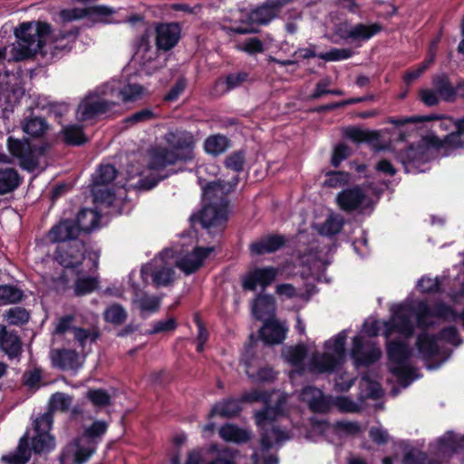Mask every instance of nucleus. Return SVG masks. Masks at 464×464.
<instances>
[{
    "instance_id": "f257e3e1",
    "label": "nucleus",
    "mask_w": 464,
    "mask_h": 464,
    "mask_svg": "<svg viewBox=\"0 0 464 464\" xmlns=\"http://www.w3.org/2000/svg\"><path fill=\"white\" fill-rule=\"evenodd\" d=\"M14 34L15 42L12 47L13 58L23 61L41 52L48 38H53L55 51H71L79 35V29L73 26L68 30H60L54 34L49 23L31 21L19 24L14 28Z\"/></svg>"
},
{
    "instance_id": "f03ea898",
    "label": "nucleus",
    "mask_w": 464,
    "mask_h": 464,
    "mask_svg": "<svg viewBox=\"0 0 464 464\" xmlns=\"http://www.w3.org/2000/svg\"><path fill=\"white\" fill-rule=\"evenodd\" d=\"M462 130L463 126L459 124L456 133H448L442 139L435 133L424 135L419 142L411 143L406 149L401 150L397 153V160L408 173L421 171L420 168L430 160V149L441 150V147L462 146L463 142L459 140Z\"/></svg>"
},
{
    "instance_id": "7ed1b4c3",
    "label": "nucleus",
    "mask_w": 464,
    "mask_h": 464,
    "mask_svg": "<svg viewBox=\"0 0 464 464\" xmlns=\"http://www.w3.org/2000/svg\"><path fill=\"white\" fill-rule=\"evenodd\" d=\"M426 121H434L432 128L435 131L450 130L449 133H456L458 131L459 125L462 124L463 130L461 132V138H459V140L463 142L462 146L456 148L441 147V150H444L445 155H450V153L454 150L464 149V116L455 120L453 117L450 116L430 114L401 118L390 117L387 120L388 123L392 124L396 128L394 140L399 142L407 140V139L411 136V133L415 131L416 125Z\"/></svg>"
},
{
    "instance_id": "20e7f679",
    "label": "nucleus",
    "mask_w": 464,
    "mask_h": 464,
    "mask_svg": "<svg viewBox=\"0 0 464 464\" xmlns=\"http://www.w3.org/2000/svg\"><path fill=\"white\" fill-rule=\"evenodd\" d=\"M9 153L18 160L19 166L28 172H34L39 167V158L45 156L51 149L47 140L34 144L29 138L9 136L6 140Z\"/></svg>"
},
{
    "instance_id": "39448f33",
    "label": "nucleus",
    "mask_w": 464,
    "mask_h": 464,
    "mask_svg": "<svg viewBox=\"0 0 464 464\" xmlns=\"http://www.w3.org/2000/svg\"><path fill=\"white\" fill-rule=\"evenodd\" d=\"M55 448V439L51 434L35 433L32 438V447H29V436L26 432L18 442L14 452L4 455L2 460L6 464H25L31 458V452L47 454Z\"/></svg>"
},
{
    "instance_id": "423d86ee",
    "label": "nucleus",
    "mask_w": 464,
    "mask_h": 464,
    "mask_svg": "<svg viewBox=\"0 0 464 464\" xmlns=\"http://www.w3.org/2000/svg\"><path fill=\"white\" fill-rule=\"evenodd\" d=\"M278 414L279 409L277 407L268 405L255 414L256 422L261 429L260 446L262 451H268L272 449L274 440L281 442L287 439L286 433L273 424Z\"/></svg>"
},
{
    "instance_id": "0eeeda50",
    "label": "nucleus",
    "mask_w": 464,
    "mask_h": 464,
    "mask_svg": "<svg viewBox=\"0 0 464 464\" xmlns=\"http://www.w3.org/2000/svg\"><path fill=\"white\" fill-rule=\"evenodd\" d=\"M86 244L82 240L68 242L57 246L54 259L65 270L79 276L85 273L83 261L86 258Z\"/></svg>"
},
{
    "instance_id": "6e6552de",
    "label": "nucleus",
    "mask_w": 464,
    "mask_h": 464,
    "mask_svg": "<svg viewBox=\"0 0 464 464\" xmlns=\"http://www.w3.org/2000/svg\"><path fill=\"white\" fill-rule=\"evenodd\" d=\"M190 221L200 224L209 234L222 232L227 221V202L205 204L201 210L190 217Z\"/></svg>"
},
{
    "instance_id": "1a4fd4ad",
    "label": "nucleus",
    "mask_w": 464,
    "mask_h": 464,
    "mask_svg": "<svg viewBox=\"0 0 464 464\" xmlns=\"http://www.w3.org/2000/svg\"><path fill=\"white\" fill-rule=\"evenodd\" d=\"M163 140L170 150L178 153L181 162H189L194 160L196 139L192 132L177 129L165 133Z\"/></svg>"
},
{
    "instance_id": "9d476101",
    "label": "nucleus",
    "mask_w": 464,
    "mask_h": 464,
    "mask_svg": "<svg viewBox=\"0 0 464 464\" xmlns=\"http://www.w3.org/2000/svg\"><path fill=\"white\" fill-rule=\"evenodd\" d=\"M351 356L357 366L369 367L380 360L382 351L372 342H364L362 336L356 335L353 339Z\"/></svg>"
},
{
    "instance_id": "9b49d317",
    "label": "nucleus",
    "mask_w": 464,
    "mask_h": 464,
    "mask_svg": "<svg viewBox=\"0 0 464 464\" xmlns=\"http://www.w3.org/2000/svg\"><path fill=\"white\" fill-rule=\"evenodd\" d=\"M181 27L179 23H160L155 27V44L159 51L169 52L179 42Z\"/></svg>"
},
{
    "instance_id": "f8f14e48",
    "label": "nucleus",
    "mask_w": 464,
    "mask_h": 464,
    "mask_svg": "<svg viewBox=\"0 0 464 464\" xmlns=\"http://www.w3.org/2000/svg\"><path fill=\"white\" fill-rule=\"evenodd\" d=\"M149 161L148 169L150 170L164 173L169 166H174L181 162L175 150L168 146L156 145L148 150Z\"/></svg>"
},
{
    "instance_id": "ddd939ff",
    "label": "nucleus",
    "mask_w": 464,
    "mask_h": 464,
    "mask_svg": "<svg viewBox=\"0 0 464 464\" xmlns=\"http://www.w3.org/2000/svg\"><path fill=\"white\" fill-rule=\"evenodd\" d=\"M276 275L277 270L273 266L256 267L244 276L242 288L246 291H256L257 285H260L266 289L275 281Z\"/></svg>"
},
{
    "instance_id": "4468645a",
    "label": "nucleus",
    "mask_w": 464,
    "mask_h": 464,
    "mask_svg": "<svg viewBox=\"0 0 464 464\" xmlns=\"http://www.w3.org/2000/svg\"><path fill=\"white\" fill-rule=\"evenodd\" d=\"M77 223L71 218H63L48 231L46 237L51 243L65 244L79 240L80 236Z\"/></svg>"
},
{
    "instance_id": "2eb2a0df",
    "label": "nucleus",
    "mask_w": 464,
    "mask_h": 464,
    "mask_svg": "<svg viewBox=\"0 0 464 464\" xmlns=\"http://www.w3.org/2000/svg\"><path fill=\"white\" fill-rule=\"evenodd\" d=\"M343 137L355 144L365 143L374 149L381 150V133L379 130L362 129L359 126H348L343 130Z\"/></svg>"
},
{
    "instance_id": "dca6fc26",
    "label": "nucleus",
    "mask_w": 464,
    "mask_h": 464,
    "mask_svg": "<svg viewBox=\"0 0 464 464\" xmlns=\"http://www.w3.org/2000/svg\"><path fill=\"white\" fill-rule=\"evenodd\" d=\"M114 105L113 102L98 97H88L79 104L78 113L80 114V120L85 121L96 119L109 111Z\"/></svg>"
},
{
    "instance_id": "f3484780",
    "label": "nucleus",
    "mask_w": 464,
    "mask_h": 464,
    "mask_svg": "<svg viewBox=\"0 0 464 464\" xmlns=\"http://www.w3.org/2000/svg\"><path fill=\"white\" fill-rule=\"evenodd\" d=\"M288 329L276 318H266L259 330V337L267 345L282 343Z\"/></svg>"
},
{
    "instance_id": "a211bd4d",
    "label": "nucleus",
    "mask_w": 464,
    "mask_h": 464,
    "mask_svg": "<svg viewBox=\"0 0 464 464\" xmlns=\"http://www.w3.org/2000/svg\"><path fill=\"white\" fill-rule=\"evenodd\" d=\"M94 449L85 448L80 445V440L74 439L73 441L63 450L60 454V464H83L93 454Z\"/></svg>"
},
{
    "instance_id": "6ab92c4d",
    "label": "nucleus",
    "mask_w": 464,
    "mask_h": 464,
    "mask_svg": "<svg viewBox=\"0 0 464 464\" xmlns=\"http://www.w3.org/2000/svg\"><path fill=\"white\" fill-rule=\"evenodd\" d=\"M366 198L365 192L358 186L345 188L339 192L336 203L340 209L351 213L361 208Z\"/></svg>"
},
{
    "instance_id": "aec40b11",
    "label": "nucleus",
    "mask_w": 464,
    "mask_h": 464,
    "mask_svg": "<svg viewBox=\"0 0 464 464\" xmlns=\"http://www.w3.org/2000/svg\"><path fill=\"white\" fill-rule=\"evenodd\" d=\"M213 251V247L196 246L189 255L185 256L177 262V266L186 275H191L203 266L204 260Z\"/></svg>"
},
{
    "instance_id": "412c9836",
    "label": "nucleus",
    "mask_w": 464,
    "mask_h": 464,
    "mask_svg": "<svg viewBox=\"0 0 464 464\" xmlns=\"http://www.w3.org/2000/svg\"><path fill=\"white\" fill-rule=\"evenodd\" d=\"M286 243V238L280 234H268L259 240L254 241L249 246V251L253 256L271 254L281 249Z\"/></svg>"
},
{
    "instance_id": "4be33fe9",
    "label": "nucleus",
    "mask_w": 464,
    "mask_h": 464,
    "mask_svg": "<svg viewBox=\"0 0 464 464\" xmlns=\"http://www.w3.org/2000/svg\"><path fill=\"white\" fill-rule=\"evenodd\" d=\"M411 314H414V306L408 304H400L393 312V321L397 326V332L407 338L411 337L414 333Z\"/></svg>"
},
{
    "instance_id": "5701e85b",
    "label": "nucleus",
    "mask_w": 464,
    "mask_h": 464,
    "mask_svg": "<svg viewBox=\"0 0 464 464\" xmlns=\"http://www.w3.org/2000/svg\"><path fill=\"white\" fill-rule=\"evenodd\" d=\"M242 409V403L239 399L228 397L213 405L208 414V419L210 420L217 415L227 419L235 418L240 414Z\"/></svg>"
},
{
    "instance_id": "b1692460",
    "label": "nucleus",
    "mask_w": 464,
    "mask_h": 464,
    "mask_svg": "<svg viewBox=\"0 0 464 464\" xmlns=\"http://www.w3.org/2000/svg\"><path fill=\"white\" fill-rule=\"evenodd\" d=\"M23 131L33 139H42L50 129L45 118L34 115L33 112L21 121Z\"/></svg>"
},
{
    "instance_id": "393cba45",
    "label": "nucleus",
    "mask_w": 464,
    "mask_h": 464,
    "mask_svg": "<svg viewBox=\"0 0 464 464\" xmlns=\"http://www.w3.org/2000/svg\"><path fill=\"white\" fill-rule=\"evenodd\" d=\"M431 83L432 89L439 94L442 101L446 102H454L456 101L458 93L448 73L441 72L435 74L432 77Z\"/></svg>"
},
{
    "instance_id": "a878e982",
    "label": "nucleus",
    "mask_w": 464,
    "mask_h": 464,
    "mask_svg": "<svg viewBox=\"0 0 464 464\" xmlns=\"http://www.w3.org/2000/svg\"><path fill=\"white\" fill-rule=\"evenodd\" d=\"M437 334L422 332L418 334L416 347L424 360H430L440 354Z\"/></svg>"
},
{
    "instance_id": "bb28decb",
    "label": "nucleus",
    "mask_w": 464,
    "mask_h": 464,
    "mask_svg": "<svg viewBox=\"0 0 464 464\" xmlns=\"http://www.w3.org/2000/svg\"><path fill=\"white\" fill-rule=\"evenodd\" d=\"M0 348L9 359L19 358L22 353V342L14 331H7L4 327L0 332Z\"/></svg>"
},
{
    "instance_id": "cd10ccee",
    "label": "nucleus",
    "mask_w": 464,
    "mask_h": 464,
    "mask_svg": "<svg viewBox=\"0 0 464 464\" xmlns=\"http://www.w3.org/2000/svg\"><path fill=\"white\" fill-rule=\"evenodd\" d=\"M275 299L270 295L259 294L256 295L252 305V313L257 321H264L266 317L275 318Z\"/></svg>"
},
{
    "instance_id": "c85d7f7f",
    "label": "nucleus",
    "mask_w": 464,
    "mask_h": 464,
    "mask_svg": "<svg viewBox=\"0 0 464 464\" xmlns=\"http://www.w3.org/2000/svg\"><path fill=\"white\" fill-rule=\"evenodd\" d=\"M387 356L396 365L405 364L411 356V349L404 341L392 340L387 342Z\"/></svg>"
},
{
    "instance_id": "c756f323",
    "label": "nucleus",
    "mask_w": 464,
    "mask_h": 464,
    "mask_svg": "<svg viewBox=\"0 0 464 464\" xmlns=\"http://www.w3.org/2000/svg\"><path fill=\"white\" fill-rule=\"evenodd\" d=\"M342 362L343 360L339 357L329 353H324L312 357L310 369L313 372L317 373L334 372Z\"/></svg>"
},
{
    "instance_id": "7c9ffc66",
    "label": "nucleus",
    "mask_w": 464,
    "mask_h": 464,
    "mask_svg": "<svg viewBox=\"0 0 464 464\" xmlns=\"http://www.w3.org/2000/svg\"><path fill=\"white\" fill-rule=\"evenodd\" d=\"M23 180V176L14 168L0 169V196L14 192Z\"/></svg>"
},
{
    "instance_id": "2f4dec72",
    "label": "nucleus",
    "mask_w": 464,
    "mask_h": 464,
    "mask_svg": "<svg viewBox=\"0 0 464 464\" xmlns=\"http://www.w3.org/2000/svg\"><path fill=\"white\" fill-rule=\"evenodd\" d=\"M78 359L77 352L71 349H59L52 353L53 364L63 371L76 369Z\"/></svg>"
},
{
    "instance_id": "473e14b6",
    "label": "nucleus",
    "mask_w": 464,
    "mask_h": 464,
    "mask_svg": "<svg viewBox=\"0 0 464 464\" xmlns=\"http://www.w3.org/2000/svg\"><path fill=\"white\" fill-rule=\"evenodd\" d=\"M231 147V140L224 134H211L204 141L203 149L208 155L218 157Z\"/></svg>"
},
{
    "instance_id": "72a5a7b5",
    "label": "nucleus",
    "mask_w": 464,
    "mask_h": 464,
    "mask_svg": "<svg viewBox=\"0 0 464 464\" xmlns=\"http://www.w3.org/2000/svg\"><path fill=\"white\" fill-rule=\"evenodd\" d=\"M218 433L220 438L227 442L242 444L247 442L251 439L249 431L232 423H226L222 425Z\"/></svg>"
},
{
    "instance_id": "f704fd0d",
    "label": "nucleus",
    "mask_w": 464,
    "mask_h": 464,
    "mask_svg": "<svg viewBox=\"0 0 464 464\" xmlns=\"http://www.w3.org/2000/svg\"><path fill=\"white\" fill-rule=\"evenodd\" d=\"M100 215L97 211L91 208H82L73 219L77 223L80 234L82 232L91 233L99 226Z\"/></svg>"
},
{
    "instance_id": "c9c22d12",
    "label": "nucleus",
    "mask_w": 464,
    "mask_h": 464,
    "mask_svg": "<svg viewBox=\"0 0 464 464\" xmlns=\"http://www.w3.org/2000/svg\"><path fill=\"white\" fill-rule=\"evenodd\" d=\"M380 23L363 24L358 23L353 25L352 43L366 42L382 31Z\"/></svg>"
},
{
    "instance_id": "e433bc0d",
    "label": "nucleus",
    "mask_w": 464,
    "mask_h": 464,
    "mask_svg": "<svg viewBox=\"0 0 464 464\" xmlns=\"http://www.w3.org/2000/svg\"><path fill=\"white\" fill-rule=\"evenodd\" d=\"M277 14H278L266 1L262 5L256 7L248 13L247 20L250 24L266 25L276 17Z\"/></svg>"
},
{
    "instance_id": "4c0bfd02",
    "label": "nucleus",
    "mask_w": 464,
    "mask_h": 464,
    "mask_svg": "<svg viewBox=\"0 0 464 464\" xmlns=\"http://www.w3.org/2000/svg\"><path fill=\"white\" fill-rule=\"evenodd\" d=\"M63 141L68 146L80 147L88 142L83 128L77 124L66 125L61 131Z\"/></svg>"
},
{
    "instance_id": "58836bf2",
    "label": "nucleus",
    "mask_w": 464,
    "mask_h": 464,
    "mask_svg": "<svg viewBox=\"0 0 464 464\" xmlns=\"http://www.w3.org/2000/svg\"><path fill=\"white\" fill-rule=\"evenodd\" d=\"M250 81V73L245 71L228 73L224 80L218 79L215 82V87L218 88L225 85L223 92H228L236 88L240 87L243 83Z\"/></svg>"
},
{
    "instance_id": "ea45409f",
    "label": "nucleus",
    "mask_w": 464,
    "mask_h": 464,
    "mask_svg": "<svg viewBox=\"0 0 464 464\" xmlns=\"http://www.w3.org/2000/svg\"><path fill=\"white\" fill-rule=\"evenodd\" d=\"M430 312L432 317L441 319L444 322H455L458 320L459 313L451 305L442 301L436 302L432 307L430 306Z\"/></svg>"
},
{
    "instance_id": "a19ab883",
    "label": "nucleus",
    "mask_w": 464,
    "mask_h": 464,
    "mask_svg": "<svg viewBox=\"0 0 464 464\" xmlns=\"http://www.w3.org/2000/svg\"><path fill=\"white\" fill-rule=\"evenodd\" d=\"M177 172V170L173 169H168L164 173L155 171V173H150V175L141 178L138 181V188L142 190H150L155 188L160 181L168 179Z\"/></svg>"
},
{
    "instance_id": "79ce46f5",
    "label": "nucleus",
    "mask_w": 464,
    "mask_h": 464,
    "mask_svg": "<svg viewBox=\"0 0 464 464\" xmlns=\"http://www.w3.org/2000/svg\"><path fill=\"white\" fill-rule=\"evenodd\" d=\"M414 314L417 319V326L420 328L422 332H427L428 329L433 327L434 323L428 320L430 317H432V315L427 302L420 301L417 306L414 307Z\"/></svg>"
},
{
    "instance_id": "37998d69",
    "label": "nucleus",
    "mask_w": 464,
    "mask_h": 464,
    "mask_svg": "<svg viewBox=\"0 0 464 464\" xmlns=\"http://www.w3.org/2000/svg\"><path fill=\"white\" fill-rule=\"evenodd\" d=\"M390 372L397 378L401 387H408L414 380L415 370L407 363L391 367Z\"/></svg>"
},
{
    "instance_id": "c03bdc74",
    "label": "nucleus",
    "mask_w": 464,
    "mask_h": 464,
    "mask_svg": "<svg viewBox=\"0 0 464 464\" xmlns=\"http://www.w3.org/2000/svg\"><path fill=\"white\" fill-rule=\"evenodd\" d=\"M118 171L111 164L101 165L93 177V184L96 186L108 185L117 177Z\"/></svg>"
},
{
    "instance_id": "a18cd8bd",
    "label": "nucleus",
    "mask_w": 464,
    "mask_h": 464,
    "mask_svg": "<svg viewBox=\"0 0 464 464\" xmlns=\"http://www.w3.org/2000/svg\"><path fill=\"white\" fill-rule=\"evenodd\" d=\"M99 286V280L92 276L78 277L74 283V294L82 296L95 291Z\"/></svg>"
},
{
    "instance_id": "49530a36",
    "label": "nucleus",
    "mask_w": 464,
    "mask_h": 464,
    "mask_svg": "<svg viewBox=\"0 0 464 464\" xmlns=\"http://www.w3.org/2000/svg\"><path fill=\"white\" fill-rule=\"evenodd\" d=\"M343 227V218L335 216L328 217L319 228L322 236L332 237L341 232Z\"/></svg>"
},
{
    "instance_id": "de8ad7c7",
    "label": "nucleus",
    "mask_w": 464,
    "mask_h": 464,
    "mask_svg": "<svg viewBox=\"0 0 464 464\" xmlns=\"http://www.w3.org/2000/svg\"><path fill=\"white\" fill-rule=\"evenodd\" d=\"M108 427V423L104 420H94L84 430L82 436L89 441L97 442L107 432Z\"/></svg>"
},
{
    "instance_id": "09e8293b",
    "label": "nucleus",
    "mask_w": 464,
    "mask_h": 464,
    "mask_svg": "<svg viewBox=\"0 0 464 464\" xmlns=\"http://www.w3.org/2000/svg\"><path fill=\"white\" fill-rule=\"evenodd\" d=\"M127 319V312L122 305L113 304L104 312V320L115 325L122 324Z\"/></svg>"
},
{
    "instance_id": "8fccbe9b",
    "label": "nucleus",
    "mask_w": 464,
    "mask_h": 464,
    "mask_svg": "<svg viewBox=\"0 0 464 464\" xmlns=\"http://www.w3.org/2000/svg\"><path fill=\"white\" fill-rule=\"evenodd\" d=\"M351 179L350 173L340 170H330L326 173L324 184L328 188H338L346 185Z\"/></svg>"
},
{
    "instance_id": "3c124183",
    "label": "nucleus",
    "mask_w": 464,
    "mask_h": 464,
    "mask_svg": "<svg viewBox=\"0 0 464 464\" xmlns=\"http://www.w3.org/2000/svg\"><path fill=\"white\" fill-rule=\"evenodd\" d=\"M87 399L96 407L104 408L111 403V397L103 389H91L87 392Z\"/></svg>"
},
{
    "instance_id": "603ef678",
    "label": "nucleus",
    "mask_w": 464,
    "mask_h": 464,
    "mask_svg": "<svg viewBox=\"0 0 464 464\" xmlns=\"http://www.w3.org/2000/svg\"><path fill=\"white\" fill-rule=\"evenodd\" d=\"M24 293L15 285H0V300L5 303H18L22 301Z\"/></svg>"
},
{
    "instance_id": "864d4df0",
    "label": "nucleus",
    "mask_w": 464,
    "mask_h": 464,
    "mask_svg": "<svg viewBox=\"0 0 464 464\" xmlns=\"http://www.w3.org/2000/svg\"><path fill=\"white\" fill-rule=\"evenodd\" d=\"M72 402V399L71 396L66 395L63 392H56L50 399L48 411H51L53 413L56 410L67 411L70 409Z\"/></svg>"
},
{
    "instance_id": "5fc2aeb1",
    "label": "nucleus",
    "mask_w": 464,
    "mask_h": 464,
    "mask_svg": "<svg viewBox=\"0 0 464 464\" xmlns=\"http://www.w3.org/2000/svg\"><path fill=\"white\" fill-rule=\"evenodd\" d=\"M246 162V151L243 150L233 151L225 160V167L236 172H241Z\"/></svg>"
},
{
    "instance_id": "6e6d98bb",
    "label": "nucleus",
    "mask_w": 464,
    "mask_h": 464,
    "mask_svg": "<svg viewBox=\"0 0 464 464\" xmlns=\"http://www.w3.org/2000/svg\"><path fill=\"white\" fill-rule=\"evenodd\" d=\"M73 337L74 340L79 343V346L83 349L88 340L91 343H95L100 337L98 331H91L90 329L82 327H73Z\"/></svg>"
},
{
    "instance_id": "4d7b16f0",
    "label": "nucleus",
    "mask_w": 464,
    "mask_h": 464,
    "mask_svg": "<svg viewBox=\"0 0 464 464\" xmlns=\"http://www.w3.org/2000/svg\"><path fill=\"white\" fill-rule=\"evenodd\" d=\"M433 59H428L420 63L416 68L409 69L403 74L402 80L407 86H411L414 81L419 79L429 68Z\"/></svg>"
},
{
    "instance_id": "13d9d810",
    "label": "nucleus",
    "mask_w": 464,
    "mask_h": 464,
    "mask_svg": "<svg viewBox=\"0 0 464 464\" xmlns=\"http://www.w3.org/2000/svg\"><path fill=\"white\" fill-rule=\"evenodd\" d=\"M353 53L350 48H332L329 52L318 53V58L326 62H335L349 59Z\"/></svg>"
},
{
    "instance_id": "bf43d9fd",
    "label": "nucleus",
    "mask_w": 464,
    "mask_h": 464,
    "mask_svg": "<svg viewBox=\"0 0 464 464\" xmlns=\"http://www.w3.org/2000/svg\"><path fill=\"white\" fill-rule=\"evenodd\" d=\"M418 287L422 294L441 293V280L440 277L430 278L422 276L418 282Z\"/></svg>"
},
{
    "instance_id": "052dcab7",
    "label": "nucleus",
    "mask_w": 464,
    "mask_h": 464,
    "mask_svg": "<svg viewBox=\"0 0 464 464\" xmlns=\"http://www.w3.org/2000/svg\"><path fill=\"white\" fill-rule=\"evenodd\" d=\"M437 336L439 340H442L454 346H459L462 343V339L459 334V331L457 327L454 325H450L442 328L437 334Z\"/></svg>"
},
{
    "instance_id": "680f3d73",
    "label": "nucleus",
    "mask_w": 464,
    "mask_h": 464,
    "mask_svg": "<svg viewBox=\"0 0 464 464\" xmlns=\"http://www.w3.org/2000/svg\"><path fill=\"white\" fill-rule=\"evenodd\" d=\"M307 356V349L304 344H298L295 346H292L287 350L286 359L287 361L295 366H299L303 364L304 359Z\"/></svg>"
},
{
    "instance_id": "e2e57ef3",
    "label": "nucleus",
    "mask_w": 464,
    "mask_h": 464,
    "mask_svg": "<svg viewBox=\"0 0 464 464\" xmlns=\"http://www.w3.org/2000/svg\"><path fill=\"white\" fill-rule=\"evenodd\" d=\"M333 428L335 432L348 436H356L362 431V427L357 421L337 420Z\"/></svg>"
},
{
    "instance_id": "0e129e2a",
    "label": "nucleus",
    "mask_w": 464,
    "mask_h": 464,
    "mask_svg": "<svg viewBox=\"0 0 464 464\" xmlns=\"http://www.w3.org/2000/svg\"><path fill=\"white\" fill-rule=\"evenodd\" d=\"M347 335L344 331L340 332L335 338L332 341H327L325 343L324 347L327 350H333L337 357H339L341 360L343 359L344 353H345V342H346Z\"/></svg>"
},
{
    "instance_id": "69168bd1",
    "label": "nucleus",
    "mask_w": 464,
    "mask_h": 464,
    "mask_svg": "<svg viewBox=\"0 0 464 464\" xmlns=\"http://www.w3.org/2000/svg\"><path fill=\"white\" fill-rule=\"evenodd\" d=\"M188 85V81L184 76L177 79L175 83L170 87L169 92L164 95L163 101L167 102H176L184 92Z\"/></svg>"
},
{
    "instance_id": "338daca9",
    "label": "nucleus",
    "mask_w": 464,
    "mask_h": 464,
    "mask_svg": "<svg viewBox=\"0 0 464 464\" xmlns=\"http://www.w3.org/2000/svg\"><path fill=\"white\" fill-rule=\"evenodd\" d=\"M53 413L46 411L40 417L36 418L34 422V430L35 433L50 434L53 428Z\"/></svg>"
},
{
    "instance_id": "774afa93",
    "label": "nucleus",
    "mask_w": 464,
    "mask_h": 464,
    "mask_svg": "<svg viewBox=\"0 0 464 464\" xmlns=\"http://www.w3.org/2000/svg\"><path fill=\"white\" fill-rule=\"evenodd\" d=\"M237 451L225 448L218 453L208 464H237Z\"/></svg>"
}]
</instances>
